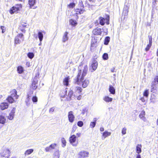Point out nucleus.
<instances>
[{"label":"nucleus","instance_id":"052dcab7","mask_svg":"<svg viewBox=\"0 0 158 158\" xmlns=\"http://www.w3.org/2000/svg\"><path fill=\"white\" fill-rule=\"evenodd\" d=\"M141 156L140 155H138L136 156V158H141Z\"/></svg>","mask_w":158,"mask_h":158},{"label":"nucleus","instance_id":"ddd939ff","mask_svg":"<svg viewBox=\"0 0 158 158\" xmlns=\"http://www.w3.org/2000/svg\"><path fill=\"white\" fill-rule=\"evenodd\" d=\"M55 143L52 144L49 146L46 147L45 148V151L46 152H49L51 151L52 149H54L56 146Z\"/></svg>","mask_w":158,"mask_h":158},{"label":"nucleus","instance_id":"49530a36","mask_svg":"<svg viewBox=\"0 0 158 158\" xmlns=\"http://www.w3.org/2000/svg\"><path fill=\"white\" fill-rule=\"evenodd\" d=\"M153 96L155 97V98H152L151 99L152 100V102H153V103L155 102L156 101V97L155 95L154 94L153 95Z\"/></svg>","mask_w":158,"mask_h":158},{"label":"nucleus","instance_id":"4c0bfd02","mask_svg":"<svg viewBox=\"0 0 158 158\" xmlns=\"http://www.w3.org/2000/svg\"><path fill=\"white\" fill-rule=\"evenodd\" d=\"M149 94V92L148 90H146L143 93V96L146 97H148Z\"/></svg>","mask_w":158,"mask_h":158},{"label":"nucleus","instance_id":"7ed1b4c3","mask_svg":"<svg viewBox=\"0 0 158 158\" xmlns=\"http://www.w3.org/2000/svg\"><path fill=\"white\" fill-rule=\"evenodd\" d=\"M11 95L8 97L7 100L10 103H12L16 102L19 97L17 94V91L15 89L12 90L10 92Z\"/></svg>","mask_w":158,"mask_h":158},{"label":"nucleus","instance_id":"c756f323","mask_svg":"<svg viewBox=\"0 0 158 158\" xmlns=\"http://www.w3.org/2000/svg\"><path fill=\"white\" fill-rule=\"evenodd\" d=\"M100 24L102 25H104L105 23L106 19L102 17H101L100 18Z\"/></svg>","mask_w":158,"mask_h":158},{"label":"nucleus","instance_id":"13d9d810","mask_svg":"<svg viewBox=\"0 0 158 158\" xmlns=\"http://www.w3.org/2000/svg\"><path fill=\"white\" fill-rule=\"evenodd\" d=\"M100 131H104V129L103 127H101L100 128Z\"/></svg>","mask_w":158,"mask_h":158},{"label":"nucleus","instance_id":"72a5a7b5","mask_svg":"<svg viewBox=\"0 0 158 158\" xmlns=\"http://www.w3.org/2000/svg\"><path fill=\"white\" fill-rule=\"evenodd\" d=\"M102 58L104 60H107L108 59V54L104 53L102 56Z\"/></svg>","mask_w":158,"mask_h":158},{"label":"nucleus","instance_id":"e433bc0d","mask_svg":"<svg viewBox=\"0 0 158 158\" xmlns=\"http://www.w3.org/2000/svg\"><path fill=\"white\" fill-rule=\"evenodd\" d=\"M27 56L30 59H32L34 55L33 53L29 52L28 53Z\"/></svg>","mask_w":158,"mask_h":158},{"label":"nucleus","instance_id":"864d4df0","mask_svg":"<svg viewBox=\"0 0 158 158\" xmlns=\"http://www.w3.org/2000/svg\"><path fill=\"white\" fill-rule=\"evenodd\" d=\"M39 76V74L38 73H36L35 77L34 78V79H35V78L37 79L38 80Z\"/></svg>","mask_w":158,"mask_h":158},{"label":"nucleus","instance_id":"f257e3e1","mask_svg":"<svg viewBox=\"0 0 158 158\" xmlns=\"http://www.w3.org/2000/svg\"><path fill=\"white\" fill-rule=\"evenodd\" d=\"M88 70L87 65L85 66L84 69L82 72L81 70L78 71V73L77 78L74 79V83L77 85L82 84L83 88L86 87L89 84V81L88 79H85L84 81V77L86 75Z\"/></svg>","mask_w":158,"mask_h":158},{"label":"nucleus","instance_id":"412c9836","mask_svg":"<svg viewBox=\"0 0 158 158\" xmlns=\"http://www.w3.org/2000/svg\"><path fill=\"white\" fill-rule=\"evenodd\" d=\"M109 91L111 94H115V89L111 85L109 86Z\"/></svg>","mask_w":158,"mask_h":158},{"label":"nucleus","instance_id":"de8ad7c7","mask_svg":"<svg viewBox=\"0 0 158 158\" xmlns=\"http://www.w3.org/2000/svg\"><path fill=\"white\" fill-rule=\"evenodd\" d=\"M32 100L33 102H36L37 101V98L36 96H34L32 98Z\"/></svg>","mask_w":158,"mask_h":158},{"label":"nucleus","instance_id":"f8f14e48","mask_svg":"<svg viewBox=\"0 0 158 158\" xmlns=\"http://www.w3.org/2000/svg\"><path fill=\"white\" fill-rule=\"evenodd\" d=\"M102 32L101 29L99 28H97L94 29L93 31V33L94 35H100Z\"/></svg>","mask_w":158,"mask_h":158},{"label":"nucleus","instance_id":"9b49d317","mask_svg":"<svg viewBox=\"0 0 158 158\" xmlns=\"http://www.w3.org/2000/svg\"><path fill=\"white\" fill-rule=\"evenodd\" d=\"M15 110V108H13L10 113L9 115L8 116V118L10 120H12L14 118Z\"/></svg>","mask_w":158,"mask_h":158},{"label":"nucleus","instance_id":"79ce46f5","mask_svg":"<svg viewBox=\"0 0 158 158\" xmlns=\"http://www.w3.org/2000/svg\"><path fill=\"white\" fill-rule=\"evenodd\" d=\"M61 141L62 142V143H63V147H64L66 145V141L65 140V139L64 138H62L61 139Z\"/></svg>","mask_w":158,"mask_h":158},{"label":"nucleus","instance_id":"37998d69","mask_svg":"<svg viewBox=\"0 0 158 158\" xmlns=\"http://www.w3.org/2000/svg\"><path fill=\"white\" fill-rule=\"evenodd\" d=\"M77 124L78 126L80 127H81L83 126V123L82 121H79L77 122Z\"/></svg>","mask_w":158,"mask_h":158},{"label":"nucleus","instance_id":"774afa93","mask_svg":"<svg viewBox=\"0 0 158 158\" xmlns=\"http://www.w3.org/2000/svg\"><path fill=\"white\" fill-rule=\"evenodd\" d=\"M41 42H40V43L39 44V45H41Z\"/></svg>","mask_w":158,"mask_h":158},{"label":"nucleus","instance_id":"338daca9","mask_svg":"<svg viewBox=\"0 0 158 158\" xmlns=\"http://www.w3.org/2000/svg\"><path fill=\"white\" fill-rule=\"evenodd\" d=\"M34 36L35 37V38H37V36L36 35V34H34Z\"/></svg>","mask_w":158,"mask_h":158},{"label":"nucleus","instance_id":"5701e85b","mask_svg":"<svg viewBox=\"0 0 158 158\" xmlns=\"http://www.w3.org/2000/svg\"><path fill=\"white\" fill-rule=\"evenodd\" d=\"M67 91L66 89L62 91V92L60 94V96L61 98H66V96H67Z\"/></svg>","mask_w":158,"mask_h":158},{"label":"nucleus","instance_id":"f3484780","mask_svg":"<svg viewBox=\"0 0 158 158\" xmlns=\"http://www.w3.org/2000/svg\"><path fill=\"white\" fill-rule=\"evenodd\" d=\"M38 81V80L37 79H34L32 84V86L33 89H36L37 88V86L36 85Z\"/></svg>","mask_w":158,"mask_h":158},{"label":"nucleus","instance_id":"603ef678","mask_svg":"<svg viewBox=\"0 0 158 158\" xmlns=\"http://www.w3.org/2000/svg\"><path fill=\"white\" fill-rule=\"evenodd\" d=\"M149 40V43L152 44V37L151 36L149 35L148 36Z\"/></svg>","mask_w":158,"mask_h":158},{"label":"nucleus","instance_id":"a19ab883","mask_svg":"<svg viewBox=\"0 0 158 158\" xmlns=\"http://www.w3.org/2000/svg\"><path fill=\"white\" fill-rule=\"evenodd\" d=\"M152 44L149 43V44L147 45L146 48H145V50L146 51H148L149 50L152 46Z\"/></svg>","mask_w":158,"mask_h":158},{"label":"nucleus","instance_id":"2f4dec72","mask_svg":"<svg viewBox=\"0 0 158 158\" xmlns=\"http://www.w3.org/2000/svg\"><path fill=\"white\" fill-rule=\"evenodd\" d=\"M69 23L70 24L73 26H75L77 24V23L76 21L71 19L69 20Z\"/></svg>","mask_w":158,"mask_h":158},{"label":"nucleus","instance_id":"4be33fe9","mask_svg":"<svg viewBox=\"0 0 158 158\" xmlns=\"http://www.w3.org/2000/svg\"><path fill=\"white\" fill-rule=\"evenodd\" d=\"M141 145L140 144H138L136 147V152L138 154L141 153Z\"/></svg>","mask_w":158,"mask_h":158},{"label":"nucleus","instance_id":"393cba45","mask_svg":"<svg viewBox=\"0 0 158 158\" xmlns=\"http://www.w3.org/2000/svg\"><path fill=\"white\" fill-rule=\"evenodd\" d=\"M38 38L39 39L40 42H41L43 40V35L41 32H39L38 34Z\"/></svg>","mask_w":158,"mask_h":158},{"label":"nucleus","instance_id":"2eb2a0df","mask_svg":"<svg viewBox=\"0 0 158 158\" xmlns=\"http://www.w3.org/2000/svg\"><path fill=\"white\" fill-rule=\"evenodd\" d=\"M8 104L6 102H3L1 103L0 105V108L2 110L7 109L8 107Z\"/></svg>","mask_w":158,"mask_h":158},{"label":"nucleus","instance_id":"e2e57ef3","mask_svg":"<svg viewBox=\"0 0 158 158\" xmlns=\"http://www.w3.org/2000/svg\"><path fill=\"white\" fill-rule=\"evenodd\" d=\"M77 128V126H76V125H75V126H73V130L74 129H76Z\"/></svg>","mask_w":158,"mask_h":158},{"label":"nucleus","instance_id":"0e129e2a","mask_svg":"<svg viewBox=\"0 0 158 158\" xmlns=\"http://www.w3.org/2000/svg\"><path fill=\"white\" fill-rule=\"evenodd\" d=\"M97 119L96 118H94V122H95L96 123V121H97Z\"/></svg>","mask_w":158,"mask_h":158},{"label":"nucleus","instance_id":"a878e982","mask_svg":"<svg viewBox=\"0 0 158 158\" xmlns=\"http://www.w3.org/2000/svg\"><path fill=\"white\" fill-rule=\"evenodd\" d=\"M33 149H32L27 150L25 152L24 155L25 156L30 155L33 152Z\"/></svg>","mask_w":158,"mask_h":158},{"label":"nucleus","instance_id":"cd10ccee","mask_svg":"<svg viewBox=\"0 0 158 158\" xmlns=\"http://www.w3.org/2000/svg\"><path fill=\"white\" fill-rule=\"evenodd\" d=\"M111 133L110 132L108 131H105L103 133L102 136L104 137V139L107 136L110 135Z\"/></svg>","mask_w":158,"mask_h":158},{"label":"nucleus","instance_id":"6e6552de","mask_svg":"<svg viewBox=\"0 0 158 158\" xmlns=\"http://www.w3.org/2000/svg\"><path fill=\"white\" fill-rule=\"evenodd\" d=\"M158 85L155 84V81H152L151 85V91L154 93H156L158 92Z\"/></svg>","mask_w":158,"mask_h":158},{"label":"nucleus","instance_id":"c03bdc74","mask_svg":"<svg viewBox=\"0 0 158 158\" xmlns=\"http://www.w3.org/2000/svg\"><path fill=\"white\" fill-rule=\"evenodd\" d=\"M95 122H91L90 123V126L91 128H94L95 126Z\"/></svg>","mask_w":158,"mask_h":158},{"label":"nucleus","instance_id":"f03ea898","mask_svg":"<svg viewBox=\"0 0 158 158\" xmlns=\"http://www.w3.org/2000/svg\"><path fill=\"white\" fill-rule=\"evenodd\" d=\"M73 89H70L68 91V94H67V96H66V99L68 101H70L71 100L73 99V98L75 99L76 97L75 94H73V92L72 89H74L75 91V93L76 92H77L79 94H80L81 92L82 89L80 87H72Z\"/></svg>","mask_w":158,"mask_h":158},{"label":"nucleus","instance_id":"aec40b11","mask_svg":"<svg viewBox=\"0 0 158 158\" xmlns=\"http://www.w3.org/2000/svg\"><path fill=\"white\" fill-rule=\"evenodd\" d=\"M68 34V33L67 32H65L64 33L62 38V41L63 42H65L68 40L69 37L67 36Z\"/></svg>","mask_w":158,"mask_h":158},{"label":"nucleus","instance_id":"bf43d9fd","mask_svg":"<svg viewBox=\"0 0 158 158\" xmlns=\"http://www.w3.org/2000/svg\"><path fill=\"white\" fill-rule=\"evenodd\" d=\"M114 70H115V68H112V69H111V72H112L113 73V72H114Z\"/></svg>","mask_w":158,"mask_h":158},{"label":"nucleus","instance_id":"a18cd8bd","mask_svg":"<svg viewBox=\"0 0 158 158\" xmlns=\"http://www.w3.org/2000/svg\"><path fill=\"white\" fill-rule=\"evenodd\" d=\"M75 4L73 3H70L69 5V8H73L75 6Z\"/></svg>","mask_w":158,"mask_h":158},{"label":"nucleus","instance_id":"39448f33","mask_svg":"<svg viewBox=\"0 0 158 158\" xmlns=\"http://www.w3.org/2000/svg\"><path fill=\"white\" fill-rule=\"evenodd\" d=\"M22 6L20 4H18L15 5L12 7L10 10V13L11 14H13L15 13H17L18 11L20 10L22 8Z\"/></svg>","mask_w":158,"mask_h":158},{"label":"nucleus","instance_id":"1a4fd4ad","mask_svg":"<svg viewBox=\"0 0 158 158\" xmlns=\"http://www.w3.org/2000/svg\"><path fill=\"white\" fill-rule=\"evenodd\" d=\"M89 152L86 151L82 150L78 154V155L80 158H84L89 156Z\"/></svg>","mask_w":158,"mask_h":158},{"label":"nucleus","instance_id":"423d86ee","mask_svg":"<svg viewBox=\"0 0 158 158\" xmlns=\"http://www.w3.org/2000/svg\"><path fill=\"white\" fill-rule=\"evenodd\" d=\"M76 136L75 135H71L69 138V142L73 146L76 147L78 144V141L76 140Z\"/></svg>","mask_w":158,"mask_h":158},{"label":"nucleus","instance_id":"473e14b6","mask_svg":"<svg viewBox=\"0 0 158 158\" xmlns=\"http://www.w3.org/2000/svg\"><path fill=\"white\" fill-rule=\"evenodd\" d=\"M97 40L95 38H93L92 39L91 47H92L94 46L93 45L97 42Z\"/></svg>","mask_w":158,"mask_h":158},{"label":"nucleus","instance_id":"bb28decb","mask_svg":"<svg viewBox=\"0 0 158 158\" xmlns=\"http://www.w3.org/2000/svg\"><path fill=\"white\" fill-rule=\"evenodd\" d=\"M145 115V112L144 111H142L141 113L139 114V118L142 119V120H144V116Z\"/></svg>","mask_w":158,"mask_h":158},{"label":"nucleus","instance_id":"09e8293b","mask_svg":"<svg viewBox=\"0 0 158 158\" xmlns=\"http://www.w3.org/2000/svg\"><path fill=\"white\" fill-rule=\"evenodd\" d=\"M55 109V107H53L51 108L49 110V112L50 113H52L53 112Z\"/></svg>","mask_w":158,"mask_h":158},{"label":"nucleus","instance_id":"ea45409f","mask_svg":"<svg viewBox=\"0 0 158 158\" xmlns=\"http://www.w3.org/2000/svg\"><path fill=\"white\" fill-rule=\"evenodd\" d=\"M127 129L126 127H123L122 131V133L123 135H125L126 133Z\"/></svg>","mask_w":158,"mask_h":158},{"label":"nucleus","instance_id":"a211bd4d","mask_svg":"<svg viewBox=\"0 0 158 158\" xmlns=\"http://www.w3.org/2000/svg\"><path fill=\"white\" fill-rule=\"evenodd\" d=\"M70 79L69 76L65 77L64 80L63 81V83L64 85L66 86H68L69 85V80Z\"/></svg>","mask_w":158,"mask_h":158},{"label":"nucleus","instance_id":"0eeeda50","mask_svg":"<svg viewBox=\"0 0 158 158\" xmlns=\"http://www.w3.org/2000/svg\"><path fill=\"white\" fill-rule=\"evenodd\" d=\"M23 35L22 34H19L15 37V44H19L21 41L24 40Z\"/></svg>","mask_w":158,"mask_h":158},{"label":"nucleus","instance_id":"5fc2aeb1","mask_svg":"<svg viewBox=\"0 0 158 158\" xmlns=\"http://www.w3.org/2000/svg\"><path fill=\"white\" fill-rule=\"evenodd\" d=\"M77 98V99L78 100H80L81 98V95H79L78 96H77L76 97Z\"/></svg>","mask_w":158,"mask_h":158},{"label":"nucleus","instance_id":"4468645a","mask_svg":"<svg viewBox=\"0 0 158 158\" xmlns=\"http://www.w3.org/2000/svg\"><path fill=\"white\" fill-rule=\"evenodd\" d=\"M98 63L97 61L96 60H93L90 66L92 68L93 71H95L96 69Z\"/></svg>","mask_w":158,"mask_h":158},{"label":"nucleus","instance_id":"c9c22d12","mask_svg":"<svg viewBox=\"0 0 158 158\" xmlns=\"http://www.w3.org/2000/svg\"><path fill=\"white\" fill-rule=\"evenodd\" d=\"M75 11L76 12V14L77 15L79 14H81L83 12H81L82 11V10H80L78 9H77L75 10Z\"/></svg>","mask_w":158,"mask_h":158},{"label":"nucleus","instance_id":"58836bf2","mask_svg":"<svg viewBox=\"0 0 158 158\" xmlns=\"http://www.w3.org/2000/svg\"><path fill=\"white\" fill-rule=\"evenodd\" d=\"M152 81H155V84H158V76H156L155 77L154 80Z\"/></svg>","mask_w":158,"mask_h":158},{"label":"nucleus","instance_id":"20e7f679","mask_svg":"<svg viewBox=\"0 0 158 158\" xmlns=\"http://www.w3.org/2000/svg\"><path fill=\"white\" fill-rule=\"evenodd\" d=\"M11 153V151L9 149L4 148L2 149L0 153V156L1 157L9 158Z\"/></svg>","mask_w":158,"mask_h":158},{"label":"nucleus","instance_id":"4d7b16f0","mask_svg":"<svg viewBox=\"0 0 158 158\" xmlns=\"http://www.w3.org/2000/svg\"><path fill=\"white\" fill-rule=\"evenodd\" d=\"M81 135V133H77L76 134V135L77 136V137H79Z\"/></svg>","mask_w":158,"mask_h":158},{"label":"nucleus","instance_id":"680f3d73","mask_svg":"<svg viewBox=\"0 0 158 158\" xmlns=\"http://www.w3.org/2000/svg\"><path fill=\"white\" fill-rule=\"evenodd\" d=\"M20 26H21L22 27H25L26 26V25L23 24L21 25Z\"/></svg>","mask_w":158,"mask_h":158},{"label":"nucleus","instance_id":"dca6fc26","mask_svg":"<svg viewBox=\"0 0 158 158\" xmlns=\"http://www.w3.org/2000/svg\"><path fill=\"white\" fill-rule=\"evenodd\" d=\"M37 0H29V4L31 8L35 9L37 7V6H35L34 7H32L35 5Z\"/></svg>","mask_w":158,"mask_h":158},{"label":"nucleus","instance_id":"6ab92c4d","mask_svg":"<svg viewBox=\"0 0 158 158\" xmlns=\"http://www.w3.org/2000/svg\"><path fill=\"white\" fill-rule=\"evenodd\" d=\"M6 118L3 115H0V123L4 124L6 123Z\"/></svg>","mask_w":158,"mask_h":158},{"label":"nucleus","instance_id":"7c9ffc66","mask_svg":"<svg viewBox=\"0 0 158 158\" xmlns=\"http://www.w3.org/2000/svg\"><path fill=\"white\" fill-rule=\"evenodd\" d=\"M110 38L109 36H107L106 37L104 40V44L105 45H107L110 42Z\"/></svg>","mask_w":158,"mask_h":158},{"label":"nucleus","instance_id":"9d476101","mask_svg":"<svg viewBox=\"0 0 158 158\" xmlns=\"http://www.w3.org/2000/svg\"><path fill=\"white\" fill-rule=\"evenodd\" d=\"M68 117L69 121L70 122L73 123V122L75 117L73 114V111H70L69 112Z\"/></svg>","mask_w":158,"mask_h":158},{"label":"nucleus","instance_id":"6e6d98bb","mask_svg":"<svg viewBox=\"0 0 158 158\" xmlns=\"http://www.w3.org/2000/svg\"><path fill=\"white\" fill-rule=\"evenodd\" d=\"M19 28L20 30H21V31L23 32H24V31H25V30H24V29H22V27L21 26H20L19 27Z\"/></svg>","mask_w":158,"mask_h":158},{"label":"nucleus","instance_id":"c85d7f7f","mask_svg":"<svg viewBox=\"0 0 158 158\" xmlns=\"http://www.w3.org/2000/svg\"><path fill=\"white\" fill-rule=\"evenodd\" d=\"M17 71L19 73L21 74L23 72V69L21 66H19L17 68Z\"/></svg>","mask_w":158,"mask_h":158},{"label":"nucleus","instance_id":"b1692460","mask_svg":"<svg viewBox=\"0 0 158 158\" xmlns=\"http://www.w3.org/2000/svg\"><path fill=\"white\" fill-rule=\"evenodd\" d=\"M113 99L108 96H105L103 98V100L106 102H112Z\"/></svg>","mask_w":158,"mask_h":158},{"label":"nucleus","instance_id":"69168bd1","mask_svg":"<svg viewBox=\"0 0 158 158\" xmlns=\"http://www.w3.org/2000/svg\"><path fill=\"white\" fill-rule=\"evenodd\" d=\"M157 55L158 56V50H157ZM157 62H158V58H157Z\"/></svg>","mask_w":158,"mask_h":158},{"label":"nucleus","instance_id":"3c124183","mask_svg":"<svg viewBox=\"0 0 158 158\" xmlns=\"http://www.w3.org/2000/svg\"><path fill=\"white\" fill-rule=\"evenodd\" d=\"M106 23L107 24H109V16H108V17H107L106 19Z\"/></svg>","mask_w":158,"mask_h":158},{"label":"nucleus","instance_id":"f704fd0d","mask_svg":"<svg viewBox=\"0 0 158 158\" xmlns=\"http://www.w3.org/2000/svg\"><path fill=\"white\" fill-rule=\"evenodd\" d=\"M30 96L28 95H27V97L25 101L26 104L27 106H28L29 105V101L30 99V98H29Z\"/></svg>","mask_w":158,"mask_h":158},{"label":"nucleus","instance_id":"8fccbe9b","mask_svg":"<svg viewBox=\"0 0 158 158\" xmlns=\"http://www.w3.org/2000/svg\"><path fill=\"white\" fill-rule=\"evenodd\" d=\"M1 28L2 30V33H4L5 31V30H6L5 27L3 26H2L1 27Z\"/></svg>","mask_w":158,"mask_h":158}]
</instances>
